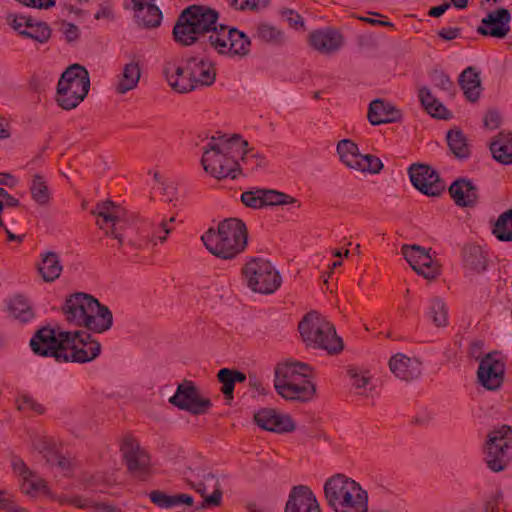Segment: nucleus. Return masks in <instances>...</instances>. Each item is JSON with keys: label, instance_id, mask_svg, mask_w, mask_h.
Instances as JSON below:
<instances>
[{"label": "nucleus", "instance_id": "f257e3e1", "mask_svg": "<svg viewBox=\"0 0 512 512\" xmlns=\"http://www.w3.org/2000/svg\"><path fill=\"white\" fill-rule=\"evenodd\" d=\"M61 310L69 325L83 327L94 333H103L113 325L109 307L84 292L69 295Z\"/></svg>", "mask_w": 512, "mask_h": 512}, {"label": "nucleus", "instance_id": "f03ea898", "mask_svg": "<svg viewBox=\"0 0 512 512\" xmlns=\"http://www.w3.org/2000/svg\"><path fill=\"white\" fill-rule=\"evenodd\" d=\"M218 18L219 13L208 6L190 5L178 16L172 31L173 39L180 46H192L207 38L206 34L219 30Z\"/></svg>", "mask_w": 512, "mask_h": 512}, {"label": "nucleus", "instance_id": "7ed1b4c3", "mask_svg": "<svg viewBox=\"0 0 512 512\" xmlns=\"http://www.w3.org/2000/svg\"><path fill=\"white\" fill-rule=\"evenodd\" d=\"M206 249L221 259H233L242 253L248 240L246 224L238 218L219 222L217 230L209 228L201 237Z\"/></svg>", "mask_w": 512, "mask_h": 512}, {"label": "nucleus", "instance_id": "20e7f679", "mask_svg": "<svg viewBox=\"0 0 512 512\" xmlns=\"http://www.w3.org/2000/svg\"><path fill=\"white\" fill-rule=\"evenodd\" d=\"M239 135L212 137L204 149L201 164L206 173L216 179H235L241 174V163L236 159L235 144Z\"/></svg>", "mask_w": 512, "mask_h": 512}, {"label": "nucleus", "instance_id": "39448f33", "mask_svg": "<svg viewBox=\"0 0 512 512\" xmlns=\"http://www.w3.org/2000/svg\"><path fill=\"white\" fill-rule=\"evenodd\" d=\"M324 495L334 512H368V492L356 480L337 473L324 484Z\"/></svg>", "mask_w": 512, "mask_h": 512}, {"label": "nucleus", "instance_id": "423d86ee", "mask_svg": "<svg viewBox=\"0 0 512 512\" xmlns=\"http://www.w3.org/2000/svg\"><path fill=\"white\" fill-rule=\"evenodd\" d=\"M274 374V388L286 400L306 402L316 392L315 385L307 379L311 367L306 363L291 360L278 363Z\"/></svg>", "mask_w": 512, "mask_h": 512}, {"label": "nucleus", "instance_id": "0eeeda50", "mask_svg": "<svg viewBox=\"0 0 512 512\" xmlns=\"http://www.w3.org/2000/svg\"><path fill=\"white\" fill-rule=\"evenodd\" d=\"M91 214L97 217L96 225L107 237L117 241L118 249L129 248L139 251L144 248V241L130 236V228L126 219V210L111 200L98 202Z\"/></svg>", "mask_w": 512, "mask_h": 512}, {"label": "nucleus", "instance_id": "6e6552de", "mask_svg": "<svg viewBox=\"0 0 512 512\" xmlns=\"http://www.w3.org/2000/svg\"><path fill=\"white\" fill-rule=\"evenodd\" d=\"M302 341L308 347L323 349L328 354H338L343 350L342 339L325 317L316 311L307 313L298 324Z\"/></svg>", "mask_w": 512, "mask_h": 512}, {"label": "nucleus", "instance_id": "1a4fd4ad", "mask_svg": "<svg viewBox=\"0 0 512 512\" xmlns=\"http://www.w3.org/2000/svg\"><path fill=\"white\" fill-rule=\"evenodd\" d=\"M89 89L90 77L87 69L80 64H72L58 81L56 101L64 110L74 109L85 99Z\"/></svg>", "mask_w": 512, "mask_h": 512}, {"label": "nucleus", "instance_id": "9d476101", "mask_svg": "<svg viewBox=\"0 0 512 512\" xmlns=\"http://www.w3.org/2000/svg\"><path fill=\"white\" fill-rule=\"evenodd\" d=\"M242 274L247 286L256 293H274L282 283L279 272L268 260L262 258L248 261L242 269Z\"/></svg>", "mask_w": 512, "mask_h": 512}, {"label": "nucleus", "instance_id": "9b49d317", "mask_svg": "<svg viewBox=\"0 0 512 512\" xmlns=\"http://www.w3.org/2000/svg\"><path fill=\"white\" fill-rule=\"evenodd\" d=\"M484 450V460L487 467L493 472L506 469L509 461V450L512 448V428L503 425L492 430L488 436Z\"/></svg>", "mask_w": 512, "mask_h": 512}, {"label": "nucleus", "instance_id": "f8f14e48", "mask_svg": "<svg viewBox=\"0 0 512 512\" xmlns=\"http://www.w3.org/2000/svg\"><path fill=\"white\" fill-rule=\"evenodd\" d=\"M206 45L219 54L244 57L250 52L248 36L236 28L220 25L218 31L208 35Z\"/></svg>", "mask_w": 512, "mask_h": 512}, {"label": "nucleus", "instance_id": "ddd939ff", "mask_svg": "<svg viewBox=\"0 0 512 512\" xmlns=\"http://www.w3.org/2000/svg\"><path fill=\"white\" fill-rule=\"evenodd\" d=\"M70 331L55 332L50 327L37 330L30 340L32 351L42 357H53L57 362L66 360L65 343L69 342Z\"/></svg>", "mask_w": 512, "mask_h": 512}, {"label": "nucleus", "instance_id": "4468645a", "mask_svg": "<svg viewBox=\"0 0 512 512\" xmlns=\"http://www.w3.org/2000/svg\"><path fill=\"white\" fill-rule=\"evenodd\" d=\"M169 403L192 415H204L212 407L211 400L202 396L197 385L190 380L178 384L175 394L169 398Z\"/></svg>", "mask_w": 512, "mask_h": 512}, {"label": "nucleus", "instance_id": "2eb2a0df", "mask_svg": "<svg viewBox=\"0 0 512 512\" xmlns=\"http://www.w3.org/2000/svg\"><path fill=\"white\" fill-rule=\"evenodd\" d=\"M68 339L69 342L65 343L67 359L62 362H90L101 352V344L85 331H70Z\"/></svg>", "mask_w": 512, "mask_h": 512}, {"label": "nucleus", "instance_id": "dca6fc26", "mask_svg": "<svg viewBox=\"0 0 512 512\" xmlns=\"http://www.w3.org/2000/svg\"><path fill=\"white\" fill-rule=\"evenodd\" d=\"M120 451L129 473L138 479L144 480L150 474V456L139 442L130 435L123 438Z\"/></svg>", "mask_w": 512, "mask_h": 512}, {"label": "nucleus", "instance_id": "f3484780", "mask_svg": "<svg viewBox=\"0 0 512 512\" xmlns=\"http://www.w3.org/2000/svg\"><path fill=\"white\" fill-rule=\"evenodd\" d=\"M413 186L428 196H439L445 190V184L430 166L412 164L408 169Z\"/></svg>", "mask_w": 512, "mask_h": 512}, {"label": "nucleus", "instance_id": "a211bd4d", "mask_svg": "<svg viewBox=\"0 0 512 512\" xmlns=\"http://www.w3.org/2000/svg\"><path fill=\"white\" fill-rule=\"evenodd\" d=\"M504 370V363L497 358V353H488L480 360L477 377L486 389L496 390L503 383Z\"/></svg>", "mask_w": 512, "mask_h": 512}, {"label": "nucleus", "instance_id": "6ab92c4d", "mask_svg": "<svg viewBox=\"0 0 512 512\" xmlns=\"http://www.w3.org/2000/svg\"><path fill=\"white\" fill-rule=\"evenodd\" d=\"M255 423L262 429L275 433H288L295 430L293 419L272 408H263L254 414Z\"/></svg>", "mask_w": 512, "mask_h": 512}, {"label": "nucleus", "instance_id": "aec40b11", "mask_svg": "<svg viewBox=\"0 0 512 512\" xmlns=\"http://www.w3.org/2000/svg\"><path fill=\"white\" fill-rule=\"evenodd\" d=\"M511 15L508 9L499 8L488 13L481 20V25L477 28V32L483 36H491L495 38H504L510 31Z\"/></svg>", "mask_w": 512, "mask_h": 512}, {"label": "nucleus", "instance_id": "412c9836", "mask_svg": "<svg viewBox=\"0 0 512 512\" xmlns=\"http://www.w3.org/2000/svg\"><path fill=\"white\" fill-rule=\"evenodd\" d=\"M285 512H321V510L311 489L300 485L293 487L286 503Z\"/></svg>", "mask_w": 512, "mask_h": 512}, {"label": "nucleus", "instance_id": "4be33fe9", "mask_svg": "<svg viewBox=\"0 0 512 512\" xmlns=\"http://www.w3.org/2000/svg\"><path fill=\"white\" fill-rule=\"evenodd\" d=\"M309 43L319 53L330 55L343 46L344 39L342 34L336 30L322 29L310 33Z\"/></svg>", "mask_w": 512, "mask_h": 512}, {"label": "nucleus", "instance_id": "5701e85b", "mask_svg": "<svg viewBox=\"0 0 512 512\" xmlns=\"http://www.w3.org/2000/svg\"><path fill=\"white\" fill-rule=\"evenodd\" d=\"M135 12L136 23L143 28H156L162 21V12L155 0H130Z\"/></svg>", "mask_w": 512, "mask_h": 512}, {"label": "nucleus", "instance_id": "b1692460", "mask_svg": "<svg viewBox=\"0 0 512 512\" xmlns=\"http://www.w3.org/2000/svg\"><path fill=\"white\" fill-rule=\"evenodd\" d=\"M390 371L403 381H413L421 375V362L416 358L397 353L389 360Z\"/></svg>", "mask_w": 512, "mask_h": 512}, {"label": "nucleus", "instance_id": "393cba45", "mask_svg": "<svg viewBox=\"0 0 512 512\" xmlns=\"http://www.w3.org/2000/svg\"><path fill=\"white\" fill-rule=\"evenodd\" d=\"M186 73L194 79L195 89L199 86H210L215 82L216 69L213 62L192 57L186 62Z\"/></svg>", "mask_w": 512, "mask_h": 512}, {"label": "nucleus", "instance_id": "a878e982", "mask_svg": "<svg viewBox=\"0 0 512 512\" xmlns=\"http://www.w3.org/2000/svg\"><path fill=\"white\" fill-rule=\"evenodd\" d=\"M451 198L460 207H473L477 204L478 188L471 180L460 178L455 180L449 188Z\"/></svg>", "mask_w": 512, "mask_h": 512}, {"label": "nucleus", "instance_id": "bb28decb", "mask_svg": "<svg viewBox=\"0 0 512 512\" xmlns=\"http://www.w3.org/2000/svg\"><path fill=\"white\" fill-rule=\"evenodd\" d=\"M367 117L372 125H380L400 121L402 113L391 103L375 99L369 105Z\"/></svg>", "mask_w": 512, "mask_h": 512}, {"label": "nucleus", "instance_id": "cd10ccee", "mask_svg": "<svg viewBox=\"0 0 512 512\" xmlns=\"http://www.w3.org/2000/svg\"><path fill=\"white\" fill-rule=\"evenodd\" d=\"M40 257L41 261L37 264L39 275L44 282H54L63 271L60 256L54 251H47L42 253Z\"/></svg>", "mask_w": 512, "mask_h": 512}, {"label": "nucleus", "instance_id": "c85d7f7f", "mask_svg": "<svg viewBox=\"0 0 512 512\" xmlns=\"http://www.w3.org/2000/svg\"><path fill=\"white\" fill-rule=\"evenodd\" d=\"M463 263L466 270L480 274L487 269V253L478 245L469 244L462 250Z\"/></svg>", "mask_w": 512, "mask_h": 512}, {"label": "nucleus", "instance_id": "c756f323", "mask_svg": "<svg viewBox=\"0 0 512 512\" xmlns=\"http://www.w3.org/2000/svg\"><path fill=\"white\" fill-rule=\"evenodd\" d=\"M490 151L493 158L503 164L512 163V134L500 132L490 143Z\"/></svg>", "mask_w": 512, "mask_h": 512}, {"label": "nucleus", "instance_id": "7c9ffc66", "mask_svg": "<svg viewBox=\"0 0 512 512\" xmlns=\"http://www.w3.org/2000/svg\"><path fill=\"white\" fill-rule=\"evenodd\" d=\"M459 85L465 97L470 102H476L482 90L479 73L473 67H468L459 76Z\"/></svg>", "mask_w": 512, "mask_h": 512}, {"label": "nucleus", "instance_id": "2f4dec72", "mask_svg": "<svg viewBox=\"0 0 512 512\" xmlns=\"http://www.w3.org/2000/svg\"><path fill=\"white\" fill-rule=\"evenodd\" d=\"M151 502L161 509H171L180 505L192 506L194 499L192 496L180 493L169 495L161 490H153L149 493Z\"/></svg>", "mask_w": 512, "mask_h": 512}, {"label": "nucleus", "instance_id": "473e14b6", "mask_svg": "<svg viewBox=\"0 0 512 512\" xmlns=\"http://www.w3.org/2000/svg\"><path fill=\"white\" fill-rule=\"evenodd\" d=\"M140 77L141 68L139 63L135 61L127 63L119 77V81L115 88L116 92L119 95H123L128 91L135 89L139 83Z\"/></svg>", "mask_w": 512, "mask_h": 512}, {"label": "nucleus", "instance_id": "72a5a7b5", "mask_svg": "<svg viewBox=\"0 0 512 512\" xmlns=\"http://www.w3.org/2000/svg\"><path fill=\"white\" fill-rule=\"evenodd\" d=\"M419 99L425 111L432 117L439 119H449L451 117L450 112L446 107L431 93V90L427 87H422L419 90Z\"/></svg>", "mask_w": 512, "mask_h": 512}, {"label": "nucleus", "instance_id": "f704fd0d", "mask_svg": "<svg viewBox=\"0 0 512 512\" xmlns=\"http://www.w3.org/2000/svg\"><path fill=\"white\" fill-rule=\"evenodd\" d=\"M235 149L240 150V152H235V155L236 159L241 163V171H253L261 165L263 157L254 152L253 149H248V142L243 140L240 135L237 144H235Z\"/></svg>", "mask_w": 512, "mask_h": 512}, {"label": "nucleus", "instance_id": "c9c22d12", "mask_svg": "<svg viewBox=\"0 0 512 512\" xmlns=\"http://www.w3.org/2000/svg\"><path fill=\"white\" fill-rule=\"evenodd\" d=\"M446 140L450 151L458 159H467L471 154L470 145L464 133L458 129H450L447 132Z\"/></svg>", "mask_w": 512, "mask_h": 512}, {"label": "nucleus", "instance_id": "e433bc0d", "mask_svg": "<svg viewBox=\"0 0 512 512\" xmlns=\"http://www.w3.org/2000/svg\"><path fill=\"white\" fill-rule=\"evenodd\" d=\"M350 377L352 386L357 390L359 395L367 396L368 391H371L374 386L372 385V376L368 370L350 366L347 370Z\"/></svg>", "mask_w": 512, "mask_h": 512}, {"label": "nucleus", "instance_id": "4c0bfd02", "mask_svg": "<svg viewBox=\"0 0 512 512\" xmlns=\"http://www.w3.org/2000/svg\"><path fill=\"white\" fill-rule=\"evenodd\" d=\"M401 253L414 271L430 263L429 251L419 245H403Z\"/></svg>", "mask_w": 512, "mask_h": 512}, {"label": "nucleus", "instance_id": "58836bf2", "mask_svg": "<svg viewBox=\"0 0 512 512\" xmlns=\"http://www.w3.org/2000/svg\"><path fill=\"white\" fill-rule=\"evenodd\" d=\"M9 314L21 322H28L34 317L29 301L22 295H16L8 302Z\"/></svg>", "mask_w": 512, "mask_h": 512}, {"label": "nucleus", "instance_id": "ea45409f", "mask_svg": "<svg viewBox=\"0 0 512 512\" xmlns=\"http://www.w3.org/2000/svg\"><path fill=\"white\" fill-rule=\"evenodd\" d=\"M32 199L40 206H47L51 199L47 181L41 174H35L30 184Z\"/></svg>", "mask_w": 512, "mask_h": 512}, {"label": "nucleus", "instance_id": "a19ab883", "mask_svg": "<svg viewBox=\"0 0 512 512\" xmlns=\"http://www.w3.org/2000/svg\"><path fill=\"white\" fill-rule=\"evenodd\" d=\"M337 153L342 163L351 169L361 155L358 145L349 139H343L338 142Z\"/></svg>", "mask_w": 512, "mask_h": 512}, {"label": "nucleus", "instance_id": "79ce46f5", "mask_svg": "<svg viewBox=\"0 0 512 512\" xmlns=\"http://www.w3.org/2000/svg\"><path fill=\"white\" fill-rule=\"evenodd\" d=\"M31 445L34 450L43 455L47 463H53V458H55L57 451L52 438L36 433L31 436Z\"/></svg>", "mask_w": 512, "mask_h": 512}, {"label": "nucleus", "instance_id": "37998d69", "mask_svg": "<svg viewBox=\"0 0 512 512\" xmlns=\"http://www.w3.org/2000/svg\"><path fill=\"white\" fill-rule=\"evenodd\" d=\"M492 233L500 241H512V209L505 211L498 217Z\"/></svg>", "mask_w": 512, "mask_h": 512}, {"label": "nucleus", "instance_id": "c03bdc74", "mask_svg": "<svg viewBox=\"0 0 512 512\" xmlns=\"http://www.w3.org/2000/svg\"><path fill=\"white\" fill-rule=\"evenodd\" d=\"M255 37L261 42L270 45H281L284 43V34L278 28L267 24H259L256 30Z\"/></svg>", "mask_w": 512, "mask_h": 512}, {"label": "nucleus", "instance_id": "a18cd8bd", "mask_svg": "<svg viewBox=\"0 0 512 512\" xmlns=\"http://www.w3.org/2000/svg\"><path fill=\"white\" fill-rule=\"evenodd\" d=\"M352 169L360 172L378 174L383 169V163L378 157L372 154H361Z\"/></svg>", "mask_w": 512, "mask_h": 512}, {"label": "nucleus", "instance_id": "49530a36", "mask_svg": "<svg viewBox=\"0 0 512 512\" xmlns=\"http://www.w3.org/2000/svg\"><path fill=\"white\" fill-rule=\"evenodd\" d=\"M20 489L24 494L33 497L39 492H46L47 485L46 482L33 471V476H25L21 479Z\"/></svg>", "mask_w": 512, "mask_h": 512}, {"label": "nucleus", "instance_id": "de8ad7c7", "mask_svg": "<svg viewBox=\"0 0 512 512\" xmlns=\"http://www.w3.org/2000/svg\"><path fill=\"white\" fill-rule=\"evenodd\" d=\"M262 194L263 207L289 205L297 202V199L294 197L273 189H263Z\"/></svg>", "mask_w": 512, "mask_h": 512}, {"label": "nucleus", "instance_id": "09e8293b", "mask_svg": "<svg viewBox=\"0 0 512 512\" xmlns=\"http://www.w3.org/2000/svg\"><path fill=\"white\" fill-rule=\"evenodd\" d=\"M20 34L40 43H45L51 37V29L46 23L39 22L36 24H28V28L20 31Z\"/></svg>", "mask_w": 512, "mask_h": 512}, {"label": "nucleus", "instance_id": "8fccbe9b", "mask_svg": "<svg viewBox=\"0 0 512 512\" xmlns=\"http://www.w3.org/2000/svg\"><path fill=\"white\" fill-rule=\"evenodd\" d=\"M429 312H430L433 323L437 327H445L447 325V322H448L447 307L441 299L434 298L431 301L430 307H429Z\"/></svg>", "mask_w": 512, "mask_h": 512}, {"label": "nucleus", "instance_id": "3c124183", "mask_svg": "<svg viewBox=\"0 0 512 512\" xmlns=\"http://www.w3.org/2000/svg\"><path fill=\"white\" fill-rule=\"evenodd\" d=\"M173 222H175V217H171L168 220H162L156 227H154L150 238L145 243L151 242L153 245H157L158 241L160 243H164L167 239V235L173 230L170 226Z\"/></svg>", "mask_w": 512, "mask_h": 512}, {"label": "nucleus", "instance_id": "603ef678", "mask_svg": "<svg viewBox=\"0 0 512 512\" xmlns=\"http://www.w3.org/2000/svg\"><path fill=\"white\" fill-rule=\"evenodd\" d=\"M17 409L23 412H34L42 415L45 413V407L32 396L23 394L16 399Z\"/></svg>", "mask_w": 512, "mask_h": 512}, {"label": "nucleus", "instance_id": "864d4df0", "mask_svg": "<svg viewBox=\"0 0 512 512\" xmlns=\"http://www.w3.org/2000/svg\"><path fill=\"white\" fill-rule=\"evenodd\" d=\"M232 374L233 370L229 368H222L217 374V379L222 384L221 392L227 400H232L234 397L233 392L235 383Z\"/></svg>", "mask_w": 512, "mask_h": 512}, {"label": "nucleus", "instance_id": "5fc2aeb1", "mask_svg": "<svg viewBox=\"0 0 512 512\" xmlns=\"http://www.w3.org/2000/svg\"><path fill=\"white\" fill-rule=\"evenodd\" d=\"M263 189L248 190L241 194L242 203L252 209H260L263 207Z\"/></svg>", "mask_w": 512, "mask_h": 512}, {"label": "nucleus", "instance_id": "6e6d98bb", "mask_svg": "<svg viewBox=\"0 0 512 512\" xmlns=\"http://www.w3.org/2000/svg\"><path fill=\"white\" fill-rule=\"evenodd\" d=\"M238 10L259 11L267 7L269 0H228Z\"/></svg>", "mask_w": 512, "mask_h": 512}, {"label": "nucleus", "instance_id": "4d7b16f0", "mask_svg": "<svg viewBox=\"0 0 512 512\" xmlns=\"http://www.w3.org/2000/svg\"><path fill=\"white\" fill-rule=\"evenodd\" d=\"M194 79L188 73H185L181 77H176L172 80L171 88L178 93H188L195 90Z\"/></svg>", "mask_w": 512, "mask_h": 512}, {"label": "nucleus", "instance_id": "13d9d810", "mask_svg": "<svg viewBox=\"0 0 512 512\" xmlns=\"http://www.w3.org/2000/svg\"><path fill=\"white\" fill-rule=\"evenodd\" d=\"M433 83L436 87L445 91L450 97L455 94L454 84L450 77L443 72H435L432 75Z\"/></svg>", "mask_w": 512, "mask_h": 512}, {"label": "nucleus", "instance_id": "bf43d9fd", "mask_svg": "<svg viewBox=\"0 0 512 512\" xmlns=\"http://www.w3.org/2000/svg\"><path fill=\"white\" fill-rule=\"evenodd\" d=\"M163 73L169 85H171L172 80H175L176 77H181L186 73V66L182 67L177 65L175 62L169 61L165 63Z\"/></svg>", "mask_w": 512, "mask_h": 512}, {"label": "nucleus", "instance_id": "052dcab7", "mask_svg": "<svg viewBox=\"0 0 512 512\" xmlns=\"http://www.w3.org/2000/svg\"><path fill=\"white\" fill-rule=\"evenodd\" d=\"M11 468L13 473L21 479L25 476H33V470H31L23 459L18 456H12Z\"/></svg>", "mask_w": 512, "mask_h": 512}, {"label": "nucleus", "instance_id": "680f3d73", "mask_svg": "<svg viewBox=\"0 0 512 512\" xmlns=\"http://www.w3.org/2000/svg\"><path fill=\"white\" fill-rule=\"evenodd\" d=\"M415 272L422 275L425 279L433 280L440 274V267L431 257L430 263L423 265L419 269L415 270Z\"/></svg>", "mask_w": 512, "mask_h": 512}, {"label": "nucleus", "instance_id": "e2e57ef3", "mask_svg": "<svg viewBox=\"0 0 512 512\" xmlns=\"http://www.w3.org/2000/svg\"><path fill=\"white\" fill-rule=\"evenodd\" d=\"M222 500V491L219 487H216L213 493L209 496H206L200 506L197 507V510L209 508V507H218L221 505Z\"/></svg>", "mask_w": 512, "mask_h": 512}, {"label": "nucleus", "instance_id": "0e129e2a", "mask_svg": "<svg viewBox=\"0 0 512 512\" xmlns=\"http://www.w3.org/2000/svg\"><path fill=\"white\" fill-rule=\"evenodd\" d=\"M51 466H56L64 475H68L72 472V463L66 457L60 455L58 452L55 453L53 463H49Z\"/></svg>", "mask_w": 512, "mask_h": 512}, {"label": "nucleus", "instance_id": "69168bd1", "mask_svg": "<svg viewBox=\"0 0 512 512\" xmlns=\"http://www.w3.org/2000/svg\"><path fill=\"white\" fill-rule=\"evenodd\" d=\"M282 16L287 20L289 25L295 29L304 27V22L302 20V17L294 12L293 10H284L282 11Z\"/></svg>", "mask_w": 512, "mask_h": 512}, {"label": "nucleus", "instance_id": "338daca9", "mask_svg": "<svg viewBox=\"0 0 512 512\" xmlns=\"http://www.w3.org/2000/svg\"><path fill=\"white\" fill-rule=\"evenodd\" d=\"M62 32L68 42L76 41L79 38V29L72 23L62 22Z\"/></svg>", "mask_w": 512, "mask_h": 512}, {"label": "nucleus", "instance_id": "774afa93", "mask_svg": "<svg viewBox=\"0 0 512 512\" xmlns=\"http://www.w3.org/2000/svg\"><path fill=\"white\" fill-rule=\"evenodd\" d=\"M93 512H122L121 508L107 502H96L92 508Z\"/></svg>", "mask_w": 512, "mask_h": 512}]
</instances>
